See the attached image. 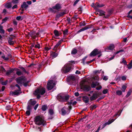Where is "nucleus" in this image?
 I'll return each instance as SVG.
<instances>
[{
	"label": "nucleus",
	"mask_w": 132,
	"mask_h": 132,
	"mask_svg": "<svg viewBox=\"0 0 132 132\" xmlns=\"http://www.w3.org/2000/svg\"><path fill=\"white\" fill-rule=\"evenodd\" d=\"M17 7V5L16 4L15 5L12 7L13 9L16 8Z\"/></svg>",
	"instance_id": "64"
},
{
	"label": "nucleus",
	"mask_w": 132,
	"mask_h": 132,
	"mask_svg": "<svg viewBox=\"0 0 132 132\" xmlns=\"http://www.w3.org/2000/svg\"><path fill=\"white\" fill-rule=\"evenodd\" d=\"M122 91L123 92H125V90L126 89L127 87L125 85H123L122 87Z\"/></svg>",
	"instance_id": "44"
},
{
	"label": "nucleus",
	"mask_w": 132,
	"mask_h": 132,
	"mask_svg": "<svg viewBox=\"0 0 132 132\" xmlns=\"http://www.w3.org/2000/svg\"><path fill=\"white\" fill-rule=\"evenodd\" d=\"M77 52V50L75 49H73L71 52V54H75Z\"/></svg>",
	"instance_id": "37"
},
{
	"label": "nucleus",
	"mask_w": 132,
	"mask_h": 132,
	"mask_svg": "<svg viewBox=\"0 0 132 132\" xmlns=\"http://www.w3.org/2000/svg\"><path fill=\"white\" fill-rule=\"evenodd\" d=\"M12 108V107L10 105H8L6 106V110H9Z\"/></svg>",
	"instance_id": "48"
},
{
	"label": "nucleus",
	"mask_w": 132,
	"mask_h": 132,
	"mask_svg": "<svg viewBox=\"0 0 132 132\" xmlns=\"http://www.w3.org/2000/svg\"><path fill=\"white\" fill-rule=\"evenodd\" d=\"M13 38L11 37H10L8 40V42L10 45H12L14 44V42L13 41Z\"/></svg>",
	"instance_id": "22"
},
{
	"label": "nucleus",
	"mask_w": 132,
	"mask_h": 132,
	"mask_svg": "<svg viewBox=\"0 0 132 132\" xmlns=\"http://www.w3.org/2000/svg\"><path fill=\"white\" fill-rule=\"evenodd\" d=\"M16 19L18 20H20L21 19V16H18L16 17Z\"/></svg>",
	"instance_id": "57"
},
{
	"label": "nucleus",
	"mask_w": 132,
	"mask_h": 132,
	"mask_svg": "<svg viewBox=\"0 0 132 132\" xmlns=\"http://www.w3.org/2000/svg\"><path fill=\"white\" fill-rule=\"evenodd\" d=\"M102 70L101 69L100 70H95L94 71V73L96 74L97 73H100V71Z\"/></svg>",
	"instance_id": "46"
},
{
	"label": "nucleus",
	"mask_w": 132,
	"mask_h": 132,
	"mask_svg": "<svg viewBox=\"0 0 132 132\" xmlns=\"http://www.w3.org/2000/svg\"><path fill=\"white\" fill-rule=\"evenodd\" d=\"M68 31L67 29H66L63 31V37H66V35L68 34Z\"/></svg>",
	"instance_id": "25"
},
{
	"label": "nucleus",
	"mask_w": 132,
	"mask_h": 132,
	"mask_svg": "<svg viewBox=\"0 0 132 132\" xmlns=\"http://www.w3.org/2000/svg\"><path fill=\"white\" fill-rule=\"evenodd\" d=\"M97 106L95 105H92L90 106V107L92 109H93L96 108Z\"/></svg>",
	"instance_id": "49"
},
{
	"label": "nucleus",
	"mask_w": 132,
	"mask_h": 132,
	"mask_svg": "<svg viewBox=\"0 0 132 132\" xmlns=\"http://www.w3.org/2000/svg\"><path fill=\"white\" fill-rule=\"evenodd\" d=\"M90 28V27H85L80 29V30L78 31L77 32V33H79L81 31H84L85 30H86Z\"/></svg>",
	"instance_id": "18"
},
{
	"label": "nucleus",
	"mask_w": 132,
	"mask_h": 132,
	"mask_svg": "<svg viewBox=\"0 0 132 132\" xmlns=\"http://www.w3.org/2000/svg\"><path fill=\"white\" fill-rule=\"evenodd\" d=\"M104 6L103 4H100L99 3H96L95 4V9H97V8L101 7Z\"/></svg>",
	"instance_id": "15"
},
{
	"label": "nucleus",
	"mask_w": 132,
	"mask_h": 132,
	"mask_svg": "<svg viewBox=\"0 0 132 132\" xmlns=\"http://www.w3.org/2000/svg\"><path fill=\"white\" fill-rule=\"evenodd\" d=\"M108 77L107 76H105L103 78V79L105 80H106L108 79Z\"/></svg>",
	"instance_id": "55"
},
{
	"label": "nucleus",
	"mask_w": 132,
	"mask_h": 132,
	"mask_svg": "<svg viewBox=\"0 0 132 132\" xmlns=\"http://www.w3.org/2000/svg\"><path fill=\"white\" fill-rule=\"evenodd\" d=\"M79 0H76L74 4L73 5H75L76 4L78 3V2L79 1Z\"/></svg>",
	"instance_id": "59"
},
{
	"label": "nucleus",
	"mask_w": 132,
	"mask_h": 132,
	"mask_svg": "<svg viewBox=\"0 0 132 132\" xmlns=\"http://www.w3.org/2000/svg\"><path fill=\"white\" fill-rule=\"evenodd\" d=\"M13 30V28H10L8 29H7V31L9 32H10L12 31Z\"/></svg>",
	"instance_id": "51"
},
{
	"label": "nucleus",
	"mask_w": 132,
	"mask_h": 132,
	"mask_svg": "<svg viewBox=\"0 0 132 132\" xmlns=\"http://www.w3.org/2000/svg\"><path fill=\"white\" fill-rule=\"evenodd\" d=\"M61 43H60L59 42L57 43L55 45L54 47L53 50H54L55 51L57 49V48L60 45Z\"/></svg>",
	"instance_id": "31"
},
{
	"label": "nucleus",
	"mask_w": 132,
	"mask_h": 132,
	"mask_svg": "<svg viewBox=\"0 0 132 132\" xmlns=\"http://www.w3.org/2000/svg\"><path fill=\"white\" fill-rule=\"evenodd\" d=\"M20 68L25 73H28V72L24 68L21 67Z\"/></svg>",
	"instance_id": "42"
},
{
	"label": "nucleus",
	"mask_w": 132,
	"mask_h": 132,
	"mask_svg": "<svg viewBox=\"0 0 132 132\" xmlns=\"http://www.w3.org/2000/svg\"><path fill=\"white\" fill-rule=\"evenodd\" d=\"M9 19V18L8 17H6L5 18L3 19L2 22L1 23V24H3L7 20Z\"/></svg>",
	"instance_id": "32"
},
{
	"label": "nucleus",
	"mask_w": 132,
	"mask_h": 132,
	"mask_svg": "<svg viewBox=\"0 0 132 132\" xmlns=\"http://www.w3.org/2000/svg\"><path fill=\"white\" fill-rule=\"evenodd\" d=\"M15 86L16 87H17L19 89L18 90H19L20 91H21V88H20V86L19 85H18L17 84H16L15 85Z\"/></svg>",
	"instance_id": "53"
},
{
	"label": "nucleus",
	"mask_w": 132,
	"mask_h": 132,
	"mask_svg": "<svg viewBox=\"0 0 132 132\" xmlns=\"http://www.w3.org/2000/svg\"><path fill=\"white\" fill-rule=\"evenodd\" d=\"M7 56L8 57H5V56H2V57L5 60L7 61L9 60V58H11L12 57V55L10 54H8Z\"/></svg>",
	"instance_id": "14"
},
{
	"label": "nucleus",
	"mask_w": 132,
	"mask_h": 132,
	"mask_svg": "<svg viewBox=\"0 0 132 132\" xmlns=\"http://www.w3.org/2000/svg\"><path fill=\"white\" fill-rule=\"evenodd\" d=\"M83 100L84 102L87 103L89 102V98L86 96H84L83 97Z\"/></svg>",
	"instance_id": "17"
},
{
	"label": "nucleus",
	"mask_w": 132,
	"mask_h": 132,
	"mask_svg": "<svg viewBox=\"0 0 132 132\" xmlns=\"http://www.w3.org/2000/svg\"><path fill=\"white\" fill-rule=\"evenodd\" d=\"M126 65L128 69H131L132 68V60L130 61L128 64H127Z\"/></svg>",
	"instance_id": "28"
},
{
	"label": "nucleus",
	"mask_w": 132,
	"mask_h": 132,
	"mask_svg": "<svg viewBox=\"0 0 132 132\" xmlns=\"http://www.w3.org/2000/svg\"><path fill=\"white\" fill-rule=\"evenodd\" d=\"M34 121L35 123L38 125H41L43 123V119L39 116H37L35 117Z\"/></svg>",
	"instance_id": "5"
},
{
	"label": "nucleus",
	"mask_w": 132,
	"mask_h": 132,
	"mask_svg": "<svg viewBox=\"0 0 132 132\" xmlns=\"http://www.w3.org/2000/svg\"><path fill=\"white\" fill-rule=\"evenodd\" d=\"M55 85V82L53 80H51L48 82L47 87L48 90H50L53 88Z\"/></svg>",
	"instance_id": "7"
},
{
	"label": "nucleus",
	"mask_w": 132,
	"mask_h": 132,
	"mask_svg": "<svg viewBox=\"0 0 132 132\" xmlns=\"http://www.w3.org/2000/svg\"><path fill=\"white\" fill-rule=\"evenodd\" d=\"M32 109V107L30 105H28L27 107V110L31 111Z\"/></svg>",
	"instance_id": "35"
},
{
	"label": "nucleus",
	"mask_w": 132,
	"mask_h": 132,
	"mask_svg": "<svg viewBox=\"0 0 132 132\" xmlns=\"http://www.w3.org/2000/svg\"><path fill=\"white\" fill-rule=\"evenodd\" d=\"M45 89L43 88H39L36 90L34 94L37 95V98H39L40 95H43L45 93Z\"/></svg>",
	"instance_id": "4"
},
{
	"label": "nucleus",
	"mask_w": 132,
	"mask_h": 132,
	"mask_svg": "<svg viewBox=\"0 0 132 132\" xmlns=\"http://www.w3.org/2000/svg\"><path fill=\"white\" fill-rule=\"evenodd\" d=\"M54 33L55 36L57 37L59 36L61 34V33L59 32V31L56 30H54Z\"/></svg>",
	"instance_id": "24"
},
{
	"label": "nucleus",
	"mask_w": 132,
	"mask_h": 132,
	"mask_svg": "<svg viewBox=\"0 0 132 132\" xmlns=\"http://www.w3.org/2000/svg\"><path fill=\"white\" fill-rule=\"evenodd\" d=\"M12 2L11 3H8L5 5V7L7 8H9L12 7Z\"/></svg>",
	"instance_id": "34"
},
{
	"label": "nucleus",
	"mask_w": 132,
	"mask_h": 132,
	"mask_svg": "<svg viewBox=\"0 0 132 132\" xmlns=\"http://www.w3.org/2000/svg\"><path fill=\"white\" fill-rule=\"evenodd\" d=\"M21 7L22 8H25L26 9L28 7V5L27 4L26 2H24L23 3V4L21 5Z\"/></svg>",
	"instance_id": "23"
},
{
	"label": "nucleus",
	"mask_w": 132,
	"mask_h": 132,
	"mask_svg": "<svg viewBox=\"0 0 132 132\" xmlns=\"http://www.w3.org/2000/svg\"><path fill=\"white\" fill-rule=\"evenodd\" d=\"M21 93V91L15 90L14 92L11 91L10 92V94L13 96H18Z\"/></svg>",
	"instance_id": "10"
},
{
	"label": "nucleus",
	"mask_w": 132,
	"mask_h": 132,
	"mask_svg": "<svg viewBox=\"0 0 132 132\" xmlns=\"http://www.w3.org/2000/svg\"><path fill=\"white\" fill-rule=\"evenodd\" d=\"M72 104L71 102L69 103L68 104V106L67 108L65 107L63 108L61 110L62 115H64L68 114L70 112V110L71 109V105Z\"/></svg>",
	"instance_id": "2"
},
{
	"label": "nucleus",
	"mask_w": 132,
	"mask_h": 132,
	"mask_svg": "<svg viewBox=\"0 0 132 132\" xmlns=\"http://www.w3.org/2000/svg\"><path fill=\"white\" fill-rule=\"evenodd\" d=\"M49 113L51 115H52L53 113V111L52 109H50L49 110Z\"/></svg>",
	"instance_id": "50"
},
{
	"label": "nucleus",
	"mask_w": 132,
	"mask_h": 132,
	"mask_svg": "<svg viewBox=\"0 0 132 132\" xmlns=\"http://www.w3.org/2000/svg\"><path fill=\"white\" fill-rule=\"evenodd\" d=\"M131 90H129L127 92V94L126 96L127 97H128L131 94Z\"/></svg>",
	"instance_id": "38"
},
{
	"label": "nucleus",
	"mask_w": 132,
	"mask_h": 132,
	"mask_svg": "<svg viewBox=\"0 0 132 132\" xmlns=\"http://www.w3.org/2000/svg\"><path fill=\"white\" fill-rule=\"evenodd\" d=\"M29 104L32 106H34L36 103V102L34 100H31L29 102Z\"/></svg>",
	"instance_id": "33"
},
{
	"label": "nucleus",
	"mask_w": 132,
	"mask_h": 132,
	"mask_svg": "<svg viewBox=\"0 0 132 132\" xmlns=\"http://www.w3.org/2000/svg\"><path fill=\"white\" fill-rule=\"evenodd\" d=\"M35 47L36 48H40V45L39 44H36L35 46Z\"/></svg>",
	"instance_id": "54"
},
{
	"label": "nucleus",
	"mask_w": 132,
	"mask_h": 132,
	"mask_svg": "<svg viewBox=\"0 0 132 132\" xmlns=\"http://www.w3.org/2000/svg\"><path fill=\"white\" fill-rule=\"evenodd\" d=\"M86 25V24L84 21H83V22H80L79 24V26L80 27L82 26H85Z\"/></svg>",
	"instance_id": "41"
},
{
	"label": "nucleus",
	"mask_w": 132,
	"mask_h": 132,
	"mask_svg": "<svg viewBox=\"0 0 132 132\" xmlns=\"http://www.w3.org/2000/svg\"><path fill=\"white\" fill-rule=\"evenodd\" d=\"M123 51H124L123 50H121L117 52H116V53L115 54H114V55H113L112 57H111V58L109 59V60H111L113 59H114V57L115 56V55L117 54H118V53H119L121 52H123Z\"/></svg>",
	"instance_id": "16"
},
{
	"label": "nucleus",
	"mask_w": 132,
	"mask_h": 132,
	"mask_svg": "<svg viewBox=\"0 0 132 132\" xmlns=\"http://www.w3.org/2000/svg\"><path fill=\"white\" fill-rule=\"evenodd\" d=\"M122 62H120V63H123L125 65H127V62L126 60H124V58H123L122 59Z\"/></svg>",
	"instance_id": "45"
},
{
	"label": "nucleus",
	"mask_w": 132,
	"mask_h": 132,
	"mask_svg": "<svg viewBox=\"0 0 132 132\" xmlns=\"http://www.w3.org/2000/svg\"><path fill=\"white\" fill-rule=\"evenodd\" d=\"M17 82L20 85V86L23 84L24 87H26L27 85V84L29 82L28 81H27L26 79L24 77L22 76L17 78L15 79Z\"/></svg>",
	"instance_id": "1"
},
{
	"label": "nucleus",
	"mask_w": 132,
	"mask_h": 132,
	"mask_svg": "<svg viewBox=\"0 0 132 132\" xmlns=\"http://www.w3.org/2000/svg\"><path fill=\"white\" fill-rule=\"evenodd\" d=\"M38 105H39L38 104H37L35 105V106L34 107V109H35V110H36V109H37V107H38Z\"/></svg>",
	"instance_id": "61"
},
{
	"label": "nucleus",
	"mask_w": 132,
	"mask_h": 132,
	"mask_svg": "<svg viewBox=\"0 0 132 132\" xmlns=\"http://www.w3.org/2000/svg\"><path fill=\"white\" fill-rule=\"evenodd\" d=\"M47 107L46 106L44 105H43L42 106V110L43 111H45L46 110V109H47Z\"/></svg>",
	"instance_id": "40"
},
{
	"label": "nucleus",
	"mask_w": 132,
	"mask_h": 132,
	"mask_svg": "<svg viewBox=\"0 0 132 132\" xmlns=\"http://www.w3.org/2000/svg\"><path fill=\"white\" fill-rule=\"evenodd\" d=\"M0 32L1 33H3V34H4L5 33V30L3 29L0 30Z\"/></svg>",
	"instance_id": "58"
},
{
	"label": "nucleus",
	"mask_w": 132,
	"mask_h": 132,
	"mask_svg": "<svg viewBox=\"0 0 132 132\" xmlns=\"http://www.w3.org/2000/svg\"><path fill=\"white\" fill-rule=\"evenodd\" d=\"M116 93L117 95H120L122 94V92L120 90H117L116 92Z\"/></svg>",
	"instance_id": "36"
},
{
	"label": "nucleus",
	"mask_w": 132,
	"mask_h": 132,
	"mask_svg": "<svg viewBox=\"0 0 132 132\" xmlns=\"http://www.w3.org/2000/svg\"><path fill=\"white\" fill-rule=\"evenodd\" d=\"M7 83V81H6L4 82H2V84L3 85H6Z\"/></svg>",
	"instance_id": "60"
},
{
	"label": "nucleus",
	"mask_w": 132,
	"mask_h": 132,
	"mask_svg": "<svg viewBox=\"0 0 132 132\" xmlns=\"http://www.w3.org/2000/svg\"><path fill=\"white\" fill-rule=\"evenodd\" d=\"M50 49V48H49L47 47H45V51H48Z\"/></svg>",
	"instance_id": "63"
},
{
	"label": "nucleus",
	"mask_w": 132,
	"mask_h": 132,
	"mask_svg": "<svg viewBox=\"0 0 132 132\" xmlns=\"http://www.w3.org/2000/svg\"><path fill=\"white\" fill-rule=\"evenodd\" d=\"M121 112L122 110H121L119 111L118 113H117L114 115V116L116 117L118 116H119L120 115Z\"/></svg>",
	"instance_id": "43"
},
{
	"label": "nucleus",
	"mask_w": 132,
	"mask_h": 132,
	"mask_svg": "<svg viewBox=\"0 0 132 132\" xmlns=\"http://www.w3.org/2000/svg\"><path fill=\"white\" fill-rule=\"evenodd\" d=\"M65 14V13L64 12H62L59 13V14H57L56 15V16L59 18V17L62 16Z\"/></svg>",
	"instance_id": "29"
},
{
	"label": "nucleus",
	"mask_w": 132,
	"mask_h": 132,
	"mask_svg": "<svg viewBox=\"0 0 132 132\" xmlns=\"http://www.w3.org/2000/svg\"><path fill=\"white\" fill-rule=\"evenodd\" d=\"M49 12H53L54 13H55V12H54L53 10V9L51 8H50L49 9Z\"/></svg>",
	"instance_id": "56"
},
{
	"label": "nucleus",
	"mask_w": 132,
	"mask_h": 132,
	"mask_svg": "<svg viewBox=\"0 0 132 132\" xmlns=\"http://www.w3.org/2000/svg\"><path fill=\"white\" fill-rule=\"evenodd\" d=\"M52 8L53 9L58 10L60 9L61 5L60 4H57L55 6L53 7Z\"/></svg>",
	"instance_id": "20"
},
{
	"label": "nucleus",
	"mask_w": 132,
	"mask_h": 132,
	"mask_svg": "<svg viewBox=\"0 0 132 132\" xmlns=\"http://www.w3.org/2000/svg\"><path fill=\"white\" fill-rule=\"evenodd\" d=\"M71 69V65L69 63L65 64L62 69V72L66 73L69 71Z\"/></svg>",
	"instance_id": "6"
},
{
	"label": "nucleus",
	"mask_w": 132,
	"mask_h": 132,
	"mask_svg": "<svg viewBox=\"0 0 132 132\" xmlns=\"http://www.w3.org/2000/svg\"><path fill=\"white\" fill-rule=\"evenodd\" d=\"M31 111L29 110H27L26 112V114L28 116H29L30 115V111Z\"/></svg>",
	"instance_id": "52"
},
{
	"label": "nucleus",
	"mask_w": 132,
	"mask_h": 132,
	"mask_svg": "<svg viewBox=\"0 0 132 132\" xmlns=\"http://www.w3.org/2000/svg\"><path fill=\"white\" fill-rule=\"evenodd\" d=\"M114 45L113 44H111L109 47H107L106 49L107 50H112L114 49Z\"/></svg>",
	"instance_id": "21"
},
{
	"label": "nucleus",
	"mask_w": 132,
	"mask_h": 132,
	"mask_svg": "<svg viewBox=\"0 0 132 132\" xmlns=\"http://www.w3.org/2000/svg\"><path fill=\"white\" fill-rule=\"evenodd\" d=\"M76 78L73 75H71L69 76L68 78V80L70 81L71 80L74 81L75 80Z\"/></svg>",
	"instance_id": "13"
},
{
	"label": "nucleus",
	"mask_w": 132,
	"mask_h": 132,
	"mask_svg": "<svg viewBox=\"0 0 132 132\" xmlns=\"http://www.w3.org/2000/svg\"><path fill=\"white\" fill-rule=\"evenodd\" d=\"M101 53V51H98L96 49H95L91 52L90 55L91 56H94L97 55L98 54Z\"/></svg>",
	"instance_id": "9"
},
{
	"label": "nucleus",
	"mask_w": 132,
	"mask_h": 132,
	"mask_svg": "<svg viewBox=\"0 0 132 132\" xmlns=\"http://www.w3.org/2000/svg\"><path fill=\"white\" fill-rule=\"evenodd\" d=\"M108 89H105L103 90V93L104 94H106L108 92Z\"/></svg>",
	"instance_id": "47"
},
{
	"label": "nucleus",
	"mask_w": 132,
	"mask_h": 132,
	"mask_svg": "<svg viewBox=\"0 0 132 132\" xmlns=\"http://www.w3.org/2000/svg\"><path fill=\"white\" fill-rule=\"evenodd\" d=\"M115 120L114 119H110L108 121L104 123L103 125H101L99 126H100L102 128L101 129L100 128V129H101L104 128L105 126H106L107 125H109L113 122Z\"/></svg>",
	"instance_id": "8"
},
{
	"label": "nucleus",
	"mask_w": 132,
	"mask_h": 132,
	"mask_svg": "<svg viewBox=\"0 0 132 132\" xmlns=\"http://www.w3.org/2000/svg\"><path fill=\"white\" fill-rule=\"evenodd\" d=\"M100 14L99 15L101 16H103V15H105V12L104 11L102 10L100 11Z\"/></svg>",
	"instance_id": "39"
},
{
	"label": "nucleus",
	"mask_w": 132,
	"mask_h": 132,
	"mask_svg": "<svg viewBox=\"0 0 132 132\" xmlns=\"http://www.w3.org/2000/svg\"><path fill=\"white\" fill-rule=\"evenodd\" d=\"M98 97V95L97 94H93L90 97V99L93 101L96 100Z\"/></svg>",
	"instance_id": "12"
},
{
	"label": "nucleus",
	"mask_w": 132,
	"mask_h": 132,
	"mask_svg": "<svg viewBox=\"0 0 132 132\" xmlns=\"http://www.w3.org/2000/svg\"><path fill=\"white\" fill-rule=\"evenodd\" d=\"M14 69H11L9 70H8L6 73V74L7 76L9 75L12 73L14 71Z\"/></svg>",
	"instance_id": "27"
},
{
	"label": "nucleus",
	"mask_w": 132,
	"mask_h": 132,
	"mask_svg": "<svg viewBox=\"0 0 132 132\" xmlns=\"http://www.w3.org/2000/svg\"><path fill=\"white\" fill-rule=\"evenodd\" d=\"M16 70H17V71L16 72V73L18 76H20L22 74V72L19 69H17Z\"/></svg>",
	"instance_id": "30"
},
{
	"label": "nucleus",
	"mask_w": 132,
	"mask_h": 132,
	"mask_svg": "<svg viewBox=\"0 0 132 132\" xmlns=\"http://www.w3.org/2000/svg\"><path fill=\"white\" fill-rule=\"evenodd\" d=\"M99 83L97 81H95L92 82L91 84V87L92 88H94L96 86L98 85Z\"/></svg>",
	"instance_id": "19"
},
{
	"label": "nucleus",
	"mask_w": 132,
	"mask_h": 132,
	"mask_svg": "<svg viewBox=\"0 0 132 132\" xmlns=\"http://www.w3.org/2000/svg\"><path fill=\"white\" fill-rule=\"evenodd\" d=\"M57 98L61 102H65L67 101L69 99V96L61 93L57 95Z\"/></svg>",
	"instance_id": "3"
},
{
	"label": "nucleus",
	"mask_w": 132,
	"mask_h": 132,
	"mask_svg": "<svg viewBox=\"0 0 132 132\" xmlns=\"http://www.w3.org/2000/svg\"><path fill=\"white\" fill-rule=\"evenodd\" d=\"M51 56L53 58H55L58 55V54L54 52H52L51 54Z\"/></svg>",
	"instance_id": "26"
},
{
	"label": "nucleus",
	"mask_w": 132,
	"mask_h": 132,
	"mask_svg": "<svg viewBox=\"0 0 132 132\" xmlns=\"http://www.w3.org/2000/svg\"><path fill=\"white\" fill-rule=\"evenodd\" d=\"M81 89H82L84 91L86 92L89 91L91 89L90 86L87 85H81Z\"/></svg>",
	"instance_id": "11"
},
{
	"label": "nucleus",
	"mask_w": 132,
	"mask_h": 132,
	"mask_svg": "<svg viewBox=\"0 0 132 132\" xmlns=\"http://www.w3.org/2000/svg\"><path fill=\"white\" fill-rule=\"evenodd\" d=\"M122 79L123 80H125L126 79V78L125 76H123L121 77Z\"/></svg>",
	"instance_id": "62"
}]
</instances>
